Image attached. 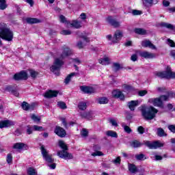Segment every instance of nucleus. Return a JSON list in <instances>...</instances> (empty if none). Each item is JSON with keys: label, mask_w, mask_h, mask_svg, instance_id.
I'll use <instances>...</instances> for the list:
<instances>
[{"label": "nucleus", "mask_w": 175, "mask_h": 175, "mask_svg": "<svg viewBox=\"0 0 175 175\" xmlns=\"http://www.w3.org/2000/svg\"><path fill=\"white\" fill-rule=\"evenodd\" d=\"M72 50L68 47L64 46L62 48V53L59 58H56L55 59L53 65L51 67V70L56 75V76H59V70L61 69V66L64 65V58H66V57H69L71 55Z\"/></svg>", "instance_id": "nucleus-1"}, {"label": "nucleus", "mask_w": 175, "mask_h": 175, "mask_svg": "<svg viewBox=\"0 0 175 175\" xmlns=\"http://www.w3.org/2000/svg\"><path fill=\"white\" fill-rule=\"evenodd\" d=\"M13 31L8 28L6 24L0 23V40L1 38L8 42H12L13 40Z\"/></svg>", "instance_id": "nucleus-2"}, {"label": "nucleus", "mask_w": 175, "mask_h": 175, "mask_svg": "<svg viewBox=\"0 0 175 175\" xmlns=\"http://www.w3.org/2000/svg\"><path fill=\"white\" fill-rule=\"evenodd\" d=\"M140 111H142V116L145 120H154L157 113H158V109H155L154 107H147L146 106H142Z\"/></svg>", "instance_id": "nucleus-3"}, {"label": "nucleus", "mask_w": 175, "mask_h": 175, "mask_svg": "<svg viewBox=\"0 0 175 175\" xmlns=\"http://www.w3.org/2000/svg\"><path fill=\"white\" fill-rule=\"evenodd\" d=\"M137 55L142 58H145V59H152V58H155V57H157V55H155V53L148 52L147 51H142L140 50H137L135 51V54H133L131 57V61H133V62L137 61Z\"/></svg>", "instance_id": "nucleus-4"}, {"label": "nucleus", "mask_w": 175, "mask_h": 175, "mask_svg": "<svg viewBox=\"0 0 175 175\" xmlns=\"http://www.w3.org/2000/svg\"><path fill=\"white\" fill-rule=\"evenodd\" d=\"M59 146L63 150L57 152V155L59 158H62L63 159H73V155L67 152L68 146L64 141H59Z\"/></svg>", "instance_id": "nucleus-5"}, {"label": "nucleus", "mask_w": 175, "mask_h": 175, "mask_svg": "<svg viewBox=\"0 0 175 175\" xmlns=\"http://www.w3.org/2000/svg\"><path fill=\"white\" fill-rule=\"evenodd\" d=\"M169 96H170V94H169L168 96L163 95L161 96L159 98H150L148 100V103L153 105V106L163 108V100H169Z\"/></svg>", "instance_id": "nucleus-6"}, {"label": "nucleus", "mask_w": 175, "mask_h": 175, "mask_svg": "<svg viewBox=\"0 0 175 175\" xmlns=\"http://www.w3.org/2000/svg\"><path fill=\"white\" fill-rule=\"evenodd\" d=\"M155 76L159 79H175V72L167 66L166 71L155 72Z\"/></svg>", "instance_id": "nucleus-7"}, {"label": "nucleus", "mask_w": 175, "mask_h": 175, "mask_svg": "<svg viewBox=\"0 0 175 175\" xmlns=\"http://www.w3.org/2000/svg\"><path fill=\"white\" fill-rule=\"evenodd\" d=\"M144 146L148 147L150 150H157V148H161V147H163V144L159 141L156 142H150V141H144Z\"/></svg>", "instance_id": "nucleus-8"}, {"label": "nucleus", "mask_w": 175, "mask_h": 175, "mask_svg": "<svg viewBox=\"0 0 175 175\" xmlns=\"http://www.w3.org/2000/svg\"><path fill=\"white\" fill-rule=\"evenodd\" d=\"M41 154L46 162L48 163H53L54 162V159H53L51 154H49V152L46 148H44V146L42 145L40 147Z\"/></svg>", "instance_id": "nucleus-9"}, {"label": "nucleus", "mask_w": 175, "mask_h": 175, "mask_svg": "<svg viewBox=\"0 0 175 175\" xmlns=\"http://www.w3.org/2000/svg\"><path fill=\"white\" fill-rule=\"evenodd\" d=\"M28 79V74L27 72L23 70L21 71L19 73H16L14 75V79L18 81V80H27Z\"/></svg>", "instance_id": "nucleus-10"}, {"label": "nucleus", "mask_w": 175, "mask_h": 175, "mask_svg": "<svg viewBox=\"0 0 175 175\" xmlns=\"http://www.w3.org/2000/svg\"><path fill=\"white\" fill-rule=\"evenodd\" d=\"M15 124H16V122H13L9 120L0 121L1 129H2L3 128H9L10 126H13V125H15Z\"/></svg>", "instance_id": "nucleus-11"}, {"label": "nucleus", "mask_w": 175, "mask_h": 175, "mask_svg": "<svg viewBox=\"0 0 175 175\" xmlns=\"http://www.w3.org/2000/svg\"><path fill=\"white\" fill-rule=\"evenodd\" d=\"M81 118H85V120H94V117H95V113L94 111H89L87 112L81 113L80 114Z\"/></svg>", "instance_id": "nucleus-12"}, {"label": "nucleus", "mask_w": 175, "mask_h": 175, "mask_svg": "<svg viewBox=\"0 0 175 175\" xmlns=\"http://www.w3.org/2000/svg\"><path fill=\"white\" fill-rule=\"evenodd\" d=\"M112 97L116 99H120V100H124L125 99V96L120 90H113L112 92Z\"/></svg>", "instance_id": "nucleus-13"}, {"label": "nucleus", "mask_w": 175, "mask_h": 175, "mask_svg": "<svg viewBox=\"0 0 175 175\" xmlns=\"http://www.w3.org/2000/svg\"><path fill=\"white\" fill-rule=\"evenodd\" d=\"M122 38V31L120 30H117L112 38V43H118L120 40H121V38Z\"/></svg>", "instance_id": "nucleus-14"}, {"label": "nucleus", "mask_w": 175, "mask_h": 175, "mask_svg": "<svg viewBox=\"0 0 175 175\" xmlns=\"http://www.w3.org/2000/svg\"><path fill=\"white\" fill-rule=\"evenodd\" d=\"M59 94V92L57 90H49L45 92L44 94V96L45 98H47L48 99H50L51 98H56Z\"/></svg>", "instance_id": "nucleus-15"}, {"label": "nucleus", "mask_w": 175, "mask_h": 175, "mask_svg": "<svg viewBox=\"0 0 175 175\" xmlns=\"http://www.w3.org/2000/svg\"><path fill=\"white\" fill-rule=\"evenodd\" d=\"M55 133L59 136V137H65L66 136V131L61 126H57L55 129Z\"/></svg>", "instance_id": "nucleus-16"}, {"label": "nucleus", "mask_w": 175, "mask_h": 175, "mask_svg": "<svg viewBox=\"0 0 175 175\" xmlns=\"http://www.w3.org/2000/svg\"><path fill=\"white\" fill-rule=\"evenodd\" d=\"M142 47H148L149 49H151L152 50H157V46L154 45V44L151 43V41L150 40H143L141 43Z\"/></svg>", "instance_id": "nucleus-17"}, {"label": "nucleus", "mask_w": 175, "mask_h": 175, "mask_svg": "<svg viewBox=\"0 0 175 175\" xmlns=\"http://www.w3.org/2000/svg\"><path fill=\"white\" fill-rule=\"evenodd\" d=\"M80 90L85 94H94L95 92V89L90 86H81Z\"/></svg>", "instance_id": "nucleus-18"}, {"label": "nucleus", "mask_w": 175, "mask_h": 175, "mask_svg": "<svg viewBox=\"0 0 175 175\" xmlns=\"http://www.w3.org/2000/svg\"><path fill=\"white\" fill-rule=\"evenodd\" d=\"M107 21L109 23V24L112 25V27H114V28H118V27H120V22L116 21V19L113 18L112 16H109L107 18Z\"/></svg>", "instance_id": "nucleus-19"}, {"label": "nucleus", "mask_w": 175, "mask_h": 175, "mask_svg": "<svg viewBox=\"0 0 175 175\" xmlns=\"http://www.w3.org/2000/svg\"><path fill=\"white\" fill-rule=\"evenodd\" d=\"M128 107L131 111H135V107L139 106V101L138 100H131L128 103Z\"/></svg>", "instance_id": "nucleus-20"}, {"label": "nucleus", "mask_w": 175, "mask_h": 175, "mask_svg": "<svg viewBox=\"0 0 175 175\" xmlns=\"http://www.w3.org/2000/svg\"><path fill=\"white\" fill-rule=\"evenodd\" d=\"M71 27H73V28H76L77 29H79V28H81L83 27V23L81 21H73L72 23H70Z\"/></svg>", "instance_id": "nucleus-21"}, {"label": "nucleus", "mask_w": 175, "mask_h": 175, "mask_svg": "<svg viewBox=\"0 0 175 175\" xmlns=\"http://www.w3.org/2000/svg\"><path fill=\"white\" fill-rule=\"evenodd\" d=\"M129 170L131 173H137L139 170H137V167L135 165V164L129 163L128 164Z\"/></svg>", "instance_id": "nucleus-22"}, {"label": "nucleus", "mask_w": 175, "mask_h": 175, "mask_svg": "<svg viewBox=\"0 0 175 175\" xmlns=\"http://www.w3.org/2000/svg\"><path fill=\"white\" fill-rule=\"evenodd\" d=\"M26 21L28 23V24H38L40 23V20L36 18H27Z\"/></svg>", "instance_id": "nucleus-23"}, {"label": "nucleus", "mask_w": 175, "mask_h": 175, "mask_svg": "<svg viewBox=\"0 0 175 175\" xmlns=\"http://www.w3.org/2000/svg\"><path fill=\"white\" fill-rule=\"evenodd\" d=\"M77 72H71L70 75H68L66 78L65 79L64 83L65 84H69V81H70L72 77H75V76H77Z\"/></svg>", "instance_id": "nucleus-24"}, {"label": "nucleus", "mask_w": 175, "mask_h": 175, "mask_svg": "<svg viewBox=\"0 0 175 175\" xmlns=\"http://www.w3.org/2000/svg\"><path fill=\"white\" fill-rule=\"evenodd\" d=\"M134 32L135 33H137L138 35H146V33H147V31H146V29H142V28H135L134 29Z\"/></svg>", "instance_id": "nucleus-25"}, {"label": "nucleus", "mask_w": 175, "mask_h": 175, "mask_svg": "<svg viewBox=\"0 0 175 175\" xmlns=\"http://www.w3.org/2000/svg\"><path fill=\"white\" fill-rule=\"evenodd\" d=\"M105 135H107V136H109L110 137H118V135L117 134V132L116 131H107V132H105Z\"/></svg>", "instance_id": "nucleus-26"}, {"label": "nucleus", "mask_w": 175, "mask_h": 175, "mask_svg": "<svg viewBox=\"0 0 175 175\" xmlns=\"http://www.w3.org/2000/svg\"><path fill=\"white\" fill-rule=\"evenodd\" d=\"M98 62L99 64H101V65H109V64H110V59H109V57H104L103 59H100Z\"/></svg>", "instance_id": "nucleus-27"}, {"label": "nucleus", "mask_w": 175, "mask_h": 175, "mask_svg": "<svg viewBox=\"0 0 175 175\" xmlns=\"http://www.w3.org/2000/svg\"><path fill=\"white\" fill-rule=\"evenodd\" d=\"M24 146H25V144L23 143H16L14 144L13 148L15 150H23V148H24Z\"/></svg>", "instance_id": "nucleus-28"}, {"label": "nucleus", "mask_w": 175, "mask_h": 175, "mask_svg": "<svg viewBox=\"0 0 175 175\" xmlns=\"http://www.w3.org/2000/svg\"><path fill=\"white\" fill-rule=\"evenodd\" d=\"M142 145L143 144H142V143H140L137 140L133 141L131 144V147H133L134 148H137V147H141Z\"/></svg>", "instance_id": "nucleus-29"}, {"label": "nucleus", "mask_w": 175, "mask_h": 175, "mask_svg": "<svg viewBox=\"0 0 175 175\" xmlns=\"http://www.w3.org/2000/svg\"><path fill=\"white\" fill-rule=\"evenodd\" d=\"M8 8L6 0H0V10H5Z\"/></svg>", "instance_id": "nucleus-30"}, {"label": "nucleus", "mask_w": 175, "mask_h": 175, "mask_svg": "<svg viewBox=\"0 0 175 175\" xmlns=\"http://www.w3.org/2000/svg\"><path fill=\"white\" fill-rule=\"evenodd\" d=\"M33 131H36L37 132H43L44 131H46V129L44 128H43V126H38V125H33Z\"/></svg>", "instance_id": "nucleus-31"}, {"label": "nucleus", "mask_w": 175, "mask_h": 175, "mask_svg": "<svg viewBox=\"0 0 175 175\" xmlns=\"http://www.w3.org/2000/svg\"><path fill=\"white\" fill-rule=\"evenodd\" d=\"M161 27H164L165 28H167V29H174V27L173 25L167 23H161Z\"/></svg>", "instance_id": "nucleus-32"}, {"label": "nucleus", "mask_w": 175, "mask_h": 175, "mask_svg": "<svg viewBox=\"0 0 175 175\" xmlns=\"http://www.w3.org/2000/svg\"><path fill=\"white\" fill-rule=\"evenodd\" d=\"M78 108L79 110L84 111L87 109V103L84 102H81L78 104Z\"/></svg>", "instance_id": "nucleus-33"}, {"label": "nucleus", "mask_w": 175, "mask_h": 175, "mask_svg": "<svg viewBox=\"0 0 175 175\" xmlns=\"http://www.w3.org/2000/svg\"><path fill=\"white\" fill-rule=\"evenodd\" d=\"M22 109L23 110H25L26 111L29 110V109H31V106L29 105V104H28L27 102L24 101L22 105Z\"/></svg>", "instance_id": "nucleus-34"}, {"label": "nucleus", "mask_w": 175, "mask_h": 175, "mask_svg": "<svg viewBox=\"0 0 175 175\" xmlns=\"http://www.w3.org/2000/svg\"><path fill=\"white\" fill-rule=\"evenodd\" d=\"M98 103L100 105H106V103H109V100L106 97L100 98L98 99Z\"/></svg>", "instance_id": "nucleus-35"}, {"label": "nucleus", "mask_w": 175, "mask_h": 175, "mask_svg": "<svg viewBox=\"0 0 175 175\" xmlns=\"http://www.w3.org/2000/svg\"><path fill=\"white\" fill-rule=\"evenodd\" d=\"M121 125H122V127L124 128V132H126V133H131L132 132V129L129 128V126L125 125V123H122Z\"/></svg>", "instance_id": "nucleus-36"}, {"label": "nucleus", "mask_w": 175, "mask_h": 175, "mask_svg": "<svg viewBox=\"0 0 175 175\" xmlns=\"http://www.w3.org/2000/svg\"><path fill=\"white\" fill-rule=\"evenodd\" d=\"M31 120H33V121H34V122H36L37 124H39V122H40V118L38 117L35 114H32L31 116Z\"/></svg>", "instance_id": "nucleus-37"}, {"label": "nucleus", "mask_w": 175, "mask_h": 175, "mask_svg": "<svg viewBox=\"0 0 175 175\" xmlns=\"http://www.w3.org/2000/svg\"><path fill=\"white\" fill-rule=\"evenodd\" d=\"M135 158L137 161H144L146 156L144 154H136Z\"/></svg>", "instance_id": "nucleus-38"}, {"label": "nucleus", "mask_w": 175, "mask_h": 175, "mask_svg": "<svg viewBox=\"0 0 175 175\" xmlns=\"http://www.w3.org/2000/svg\"><path fill=\"white\" fill-rule=\"evenodd\" d=\"M29 74L32 79H36V77L38 76V75H39V72L35 71L34 70H30Z\"/></svg>", "instance_id": "nucleus-39"}, {"label": "nucleus", "mask_w": 175, "mask_h": 175, "mask_svg": "<svg viewBox=\"0 0 175 175\" xmlns=\"http://www.w3.org/2000/svg\"><path fill=\"white\" fill-rule=\"evenodd\" d=\"M157 135L160 136V137L165 136V131L162 128L157 129Z\"/></svg>", "instance_id": "nucleus-40"}, {"label": "nucleus", "mask_w": 175, "mask_h": 175, "mask_svg": "<svg viewBox=\"0 0 175 175\" xmlns=\"http://www.w3.org/2000/svg\"><path fill=\"white\" fill-rule=\"evenodd\" d=\"M26 132L27 135H32L33 132V126H27Z\"/></svg>", "instance_id": "nucleus-41"}, {"label": "nucleus", "mask_w": 175, "mask_h": 175, "mask_svg": "<svg viewBox=\"0 0 175 175\" xmlns=\"http://www.w3.org/2000/svg\"><path fill=\"white\" fill-rule=\"evenodd\" d=\"M57 106L60 109H66V104L64 102H62V101L57 102Z\"/></svg>", "instance_id": "nucleus-42"}, {"label": "nucleus", "mask_w": 175, "mask_h": 175, "mask_svg": "<svg viewBox=\"0 0 175 175\" xmlns=\"http://www.w3.org/2000/svg\"><path fill=\"white\" fill-rule=\"evenodd\" d=\"M27 174L29 175H36V170L35 169L30 167L27 170Z\"/></svg>", "instance_id": "nucleus-43"}, {"label": "nucleus", "mask_w": 175, "mask_h": 175, "mask_svg": "<svg viewBox=\"0 0 175 175\" xmlns=\"http://www.w3.org/2000/svg\"><path fill=\"white\" fill-rule=\"evenodd\" d=\"M81 135L83 137H87V136H88V131L85 129H83L81 131Z\"/></svg>", "instance_id": "nucleus-44"}, {"label": "nucleus", "mask_w": 175, "mask_h": 175, "mask_svg": "<svg viewBox=\"0 0 175 175\" xmlns=\"http://www.w3.org/2000/svg\"><path fill=\"white\" fill-rule=\"evenodd\" d=\"M112 162L115 165H120L121 163V157H118L116 159L112 160Z\"/></svg>", "instance_id": "nucleus-45"}, {"label": "nucleus", "mask_w": 175, "mask_h": 175, "mask_svg": "<svg viewBox=\"0 0 175 175\" xmlns=\"http://www.w3.org/2000/svg\"><path fill=\"white\" fill-rule=\"evenodd\" d=\"M92 157H102L103 155V153L100 151H96L93 153H92Z\"/></svg>", "instance_id": "nucleus-46"}, {"label": "nucleus", "mask_w": 175, "mask_h": 175, "mask_svg": "<svg viewBox=\"0 0 175 175\" xmlns=\"http://www.w3.org/2000/svg\"><path fill=\"white\" fill-rule=\"evenodd\" d=\"M13 161V157L12 156V154H8L7 155V162L8 163H12Z\"/></svg>", "instance_id": "nucleus-47"}, {"label": "nucleus", "mask_w": 175, "mask_h": 175, "mask_svg": "<svg viewBox=\"0 0 175 175\" xmlns=\"http://www.w3.org/2000/svg\"><path fill=\"white\" fill-rule=\"evenodd\" d=\"M109 122L110 124H111L113 126H116V127L118 126V123H117V120L114 119H110Z\"/></svg>", "instance_id": "nucleus-48"}, {"label": "nucleus", "mask_w": 175, "mask_h": 175, "mask_svg": "<svg viewBox=\"0 0 175 175\" xmlns=\"http://www.w3.org/2000/svg\"><path fill=\"white\" fill-rule=\"evenodd\" d=\"M113 68H114L116 72H117V71L120 70V69L121 68V66L118 63H113Z\"/></svg>", "instance_id": "nucleus-49"}, {"label": "nucleus", "mask_w": 175, "mask_h": 175, "mask_svg": "<svg viewBox=\"0 0 175 175\" xmlns=\"http://www.w3.org/2000/svg\"><path fill=\"white\" fill-rule=\"evenodd\" d=\"M142 11L140 10H134L132 11V14L133 16H139L140 14H142Z\"/></svg>", "instance_id": "nucleus-50"}, {"label": "nucleus", "mask_w": 175, "mask_h": 175, "mask_svg": "<svg viewBox=\"0 0 175 175\" xmlns=\"http://www.w3.org/2000/svg\"><path fill=\"white\" fill-rule=\"evenodd\" d=\"M61 34L62 35H71L72 31H70V30H62L61 31Z\"/></svg>", "instance_id": "nucleus-51"}, {"label": "nucleus", "mask_w": 175, "mask_h": 175, "mask_svg": "<svg viewBox=\"0 0 175 175\" xmlns=\"http://www.w3.org/2000/svg\"><path fill=\"white\" fill-rule=\"evenodd\" d=\"M77 46L78 49H83L84 47V46H85V44H84V43H83V42L79 41L77 44Z\"/></svg>", "instance_id": "nucleus-52"}, {"label": "nucleus", "mask_w": 175, "mask_h": 175, "mask_svg": "<svg viewBox=\"0 0 175 175\" xmlns=\"http://www.w3.org/2000/svg\"><path fill=\"white\" fill-rule=\"evenodd\" d=\"M137 131L139 132V133H140V135H143V133H144V128L142 126H139L137 128Z\"/></svg>", "instance_id": "nucleus-53"}, {"label": "nucleus", "mask_w": 175, "mask_h": 175, "mask_svg": "<svg viewBox=\"0 0 175 175\" xmlns=\"http://www.w3.org/2000/svg\"><path fill=\"white\" fill-rule=\"evenodd\" d=\"M168 129L173 133H175V126L174 125L171 124V125L168 126Z\"/></svg>", "instance_id": "nucleus-54"}, {"label": "nucleus", "mask_w": 175, "mask_h": 175, "mask_svg": "<svg viewBox=\"0 0 175 175\" xmlns=\"http://www.w3.org/2000/svg\"><path fill=\"white\" fill-rule=\"evenodd\" d=\"M72 62H75V64H77V65H80V64H81V61L77 57L72 59Z\"/></svg>", "instance_id": "nucleus-55"}, {"label": "nucleus", "mask_w": 175, "mask_h": 175, "mask_svg": "<svg viewBox=\"0 0 175 175\" xmlns=\"http://www.w3.org/2000/svg\"><path fill=\"white\" fill-rule=\"evenodd\" d=\"M167 42H168V44H169V46H170V47H175V43L173 40L168 39Z\"/></svg>", "instance_id": "nucleus-56"}, {"label": "nucleus", "mask_w": 175, "mask_h": 175, "mask_svg": "<svg viewBox=\"0 0 175 175\" xmlns=\"http://www.w3.org/2000/svg\"><path fill=\"white\" fill-rule=\"evenodd\" d=\"M59 20L61 23H66V18L64 15L59 16Z\"/></svg>", "instance_id": "nucleus-57"}, {"label": "nucleus", "mask_w": 175, "mask_h": 175, "mask_svg": "<svg viewBox=\"0 0 175 175\" xmlns=\"http://www.w3.org/2000/svg\"><path fill=\"white\" fill-rule=\"evenodd\" d=\"M147 94L146 90H142L139 92V96H144V95Z\"/></svg>", "instance_id": "nucleus-58"}, {"label": "nucleus", "mask_w": 175, "mask_h": 175, "mask_svg": "<svg viewBox=\"0 0 175 175\" xmlns=\"http://www.w3.org/2000/svg\"><path fill=\"white\" fill-rule=\"evenodd\" d=\"M62 122L65 128H68V124L66 123V120L65 118L62 119Z\"/></svg>", "instance_id": "nucleus-59"}, {"label": "nucleus", "mask_w": 175, "mask_h": 175, "mask_svg": "<svg viewBox=\"0 0 175 175\" xmlns=\"http://www.w3.org/2000/svg\"><path fill=\"white\" fill-rule=\"evenodd\" d=\"M12 94H13V95H14V96H18L20 95V94L18 93V92L16 89H14Z\"/></svg>", "instance_id": "nucleus-60"}, {"label": "nucleus", "mask_w": 175, "mask_h": 175, "mask_svg": "<svg viewBox=\"0 0 175 175\" xmlns=\"http://www.w3.org/2000/svg\"><path fill=\"white\" fill-rule=\"evenodd\" d=\"M163 6H165V8H167V6H169V5H170V3L166 0H164L163 1Z\"/></svg>", "instance_id": "nucleus-61"}, {"label": "nucleus", "mask_w": 175, "mask_h": 175, "mask_svg": "<svg viewBox=\"0 0 175 175\" xmlns=\"http://www.w3.org/2000/svg\"><path fill=\"white\" fill-rule=\"evenodd\" d=\"M25 2H27V3H29L30 6H33V4H34L33 0H25Z\"/></svg>", "instance_id": "nucleus-62"}, {"label": "nucleus", "mask_w": 175, "mask_h": 175, "mask_svg": "<svg viewBox=\"0 0 175 175\" xmlns=\"http://www.w3.org/2000/svg\"><path fill=\"white\" fill-rule=\"evenodd\" d=\"M5 90L7 91H9V92H13V91L14 90V89H13L12 86H7Z\"/></svg>", "instance_id": "nucleus-63"}, {"label": "nucleus", "mask_w": 175, "mask_h": 175, "mask_svg": "<svg viewBox=\"0 0 175 175\" xmlns=\"http://www.w3.org/2000/svg\"><path fill=\"white\" fill-rule=\"evenodd\" d=\"M170 55L172 58H174L175 59V50H172L170 51Z\"/></svg>", "instance_id": "nucleus-64"}]
</instances>
